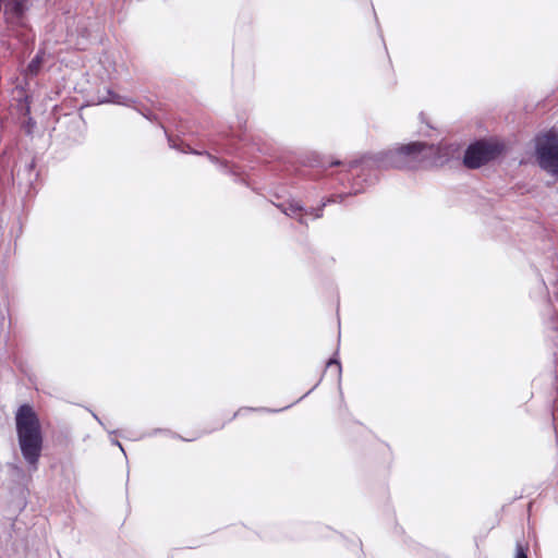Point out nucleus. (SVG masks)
<instances>
[{"mask_svg": "<svg viewBox=\"0 0 558 558\" xmlns=\"http://www.w3.org/2000/svg\"><path fill=\"white\" fill-rule=\"evenodd\" d=\"M449 158V153L442 151L441 146L426 145L412 142L400 145L387 151L363 157L350 163V169L359 167H376L380 169H415L425 163H442Z\"/></svg>", "mask_w": 558, "mask_h": 558, "instance_id": "obj_1", "label": "nucleus"}, {"mask_svg": "<svg viewBox=\"0 0 558 558\" xmlns=\"http://www.w3.org/2000/svg\"><path fill=\"white\" fill-rule=\"evenodd\" d=\"M19 446L32 470H37L43 450V434L39 418L28 404L21 405L15 414Z\"/></svg>", "mask_w": 558, "mask_h": 558, "instance_id": "obj_2", "label": "nucleus"}, {"mask_svg": "<svg viewBox=\"0 0 558 558\" xmlns=\"http://www.w3.org/2000/svg\"><path fill=\"white\" fill-rule=\"evenodd\" d=\"M535 153L542 169L558 178V132L549 130L535 140Z\"/></svg>", "mask_w": 558, "mask_h": 558, "instance_id": "obj_3", "label": "nucleus"}, {"mask_svg": "<svg viewBox=\"0 0 558 558\" xmlns=\"http://www.w3.org/2000/svg\"><path fill=\"white\" fill-rule=\"evenodd\" d=\"M504 151V145L498 141H478L468 147L464 154V165L476 169L496 159Z\"/></svg>", "mask_w": 558, "mask_h": 558, "instance_id": "obj_4", "label": "nucleus"}, {"mask_svg": "<svg viewBox=\"0 0 558 558\" xmlns=\"http://www.w3.org/2000/svg\"><path fill=\"white\" fill-rule=\"evenodd\" d=\"M278 207L282 210L284 215L299 220L300 223L306 222V216H313L314 219L322 217L323 210V207H319L317 209H306L296 201L281 203Z\"/></svg>", "mask_w": 558, "mask_h": 558, "instance_id": "obj_5", "label": "nucleus"}, {"mask_svg": "<svg viewBox=\"0 0 558 558\" xmlns=\"http://www.w3.org/2000/svg\"><path fill=\"white\" fill-rule=\"evenodd\" d=\"M46 52L44 49H39L36 56L31 60L26 69L24 70L25 76H36L45 61Z\"/></svg>", "mask_w": 558, "mask_h": 558, "instance_id": "obj_6", "label": "nucleus"}, {"mask_svg": "<svg viewBox=\"0 0 558 558\" xmlns=\"http://www.w3.org/2000/svg\"><path fill=\"white\" fill-rule=\"evenodd\" d=\"M24 12L23 0H13L5 4V14H12L15 17H21Z\"/></svg>", "mask_w": 558, "mask_h": 558, "instance_id": "obj_7", "label": "nucleus"}, {"mask_svg": "<svg viewBox=\"0 0 558 558\" xmlns=\"http://www.w3.org/2000/svg\"><path fill=\"white\" fill-rule=\"evenodd\" d=\"M101 102H112L117 105L131 106V102L133 101L126 97H122L111 90H108V97L102 99Z\"/></svg>", "mask_w": 558, "mask_h": 558, "instance_id": "obj_8", "label": "nucleus"}, {"mask_svg": "<svg viewBox=\"0 0 558 558\" xmlns=\"http://www.w3.org/2000/svg\"><path fill=\"white\" fill-rule=\"evenodd\" d=\"M514 558H527L526 548L521 543H517Z\"/></svg>", "mask_w": 558, "mask_h": 558, "instance_id": "obj_9", "label": "nucleus"}, {"mask_svg": "<svg viewBox=\"0 0 558 558\" xmlns=\"http://www.w3.org/2000/svg\"><path fill=\"white\" fill-rule=\"evenodd\" d=\"M331 366L336 367L337 375L340 378V375H341V364H340V362L337 359H330L327 362V367H331Z\"/></svg>", "mask_w": 558, "mask_h": 558, "instance_id": "obj_10", "label": "nucleus"}, {"mask_svg": "<svg viewBox=\"0 0 558 558\" xmlns=\"http://www.w3.org/2000/svg\"><path fill=\"white\" fill-rule=\"evenodd\" d=\"M208 157H209V159H210L213 162L218 161L216 157H214V156H211V155H209V154H208Z\"/></svg>", "mask_w": 558, "mask_h": 558, "instance_id": "obj_11", "label": "nucleus"}, {"mask_svg": "<svg viewBox=\"0 0 558 558\" xmlns=\"http://www.w3.org/2000/svg\"><path fill=\"white\" fill-rule=\"evenodd\" d=\"M114 444H117L118 447L124 452V450H123V448H122V446H121V444L119 441H114Z\"/></svg>", "mask_w": 558, "mask_h": 558, "instance_id": "obj_12", "label": "nucleus"}, {"mask_svg": "<svg viewBox=\"0 0 558 558\" xmlns=\"http://www.w3.org/2000/svg\"><path fill=\"white\" fill-rule=\"evenodd\" d=\"M94 418H96L99 423H101L96 414H94Z\"/></svg>", "mask_w": 558, "mask_h": 558, "instance_id": "obj_13", "label": "nucleus"}]
</instances>
